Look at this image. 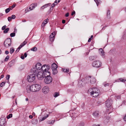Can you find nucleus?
<instances>
[{"label": "nucleus", "instance_id": "nucleus-51", "mask_svg": "<svg viewBox=\"0 0 126 126\" xmlns=\"http://www.w3.org/2000/svg\"><path fill=\"white\" fill-rule=\"evenodd\" d=\"M11 18L10 17H9L8 18V19L9 21H10L11 20Z\"/></svg>", "mask_w": 126, "mask_h": 126}, {"label": "nucleus", "instance_id": "nucleus-38", "mask_svg": "<svg viewBox=\"0 0 126 126\" xmlns=\"http://www.w3.org/2000/svg\"><path fill=\"white\" fill-rule=\"evenodd\" d=\"M12 114H10L7 116V119H8L12 117Z\"/></svg>", "mask_w": 126, "mask_h": 126}, {"label": "nucleus", "instance_id": "nucleus-64", "mask_svg": "<svg viewBox=\"0 0 126 126\" xmlns=\"http://www.w3.org/2000/svg\"><path fill=\"white\" fill-rule=\"evenodd\" d=\"M93 126H100L99 125H96L95 124H94L93 125Z\"/></svg>", "mask_w": 126, "mask_h": 126}, {"label": "nucleus", "instance_id": "nucleus-48", "mask_svg": "<svg viewBox=\"0 0 126 126\" xmlns=\"http://www.w3.org/2000/svg\"><path fill=\"white\" fill-rule=\"evenodd\" d=\"M10 75H7L6 77V79H9L10 77Z\"/></svg>", "mask_w": 126, "mask_h": 126}, {"label": "nucleus", "instance_id": "nucleus-17", "mask_svg": "<svg viewBox=\"0 0 126 126\" xmlns=\"http://www.w3.org/2000/svg\"><path fill=\"white\" fill-rule=\"evenodd\" d=\"M48 20V19H47L44 21L41 25V26L42 27H44L45 26V25L47 23Z\"/></svg>", "mask_w": 126, "mask_h": 126}, {"label": "nucleus", "instance_id": "nucleus-9", "mask_svg": "<svg viewBox=\"0 0 126 126\" xmlns=\"http://www.w3.org/2000/svg\"><path fill=\"white\" fill-rule=\"evenodd\" d=\"M38 73L36 74L37 76L38 79L40 80L44 78L42 70H41L37 72Z\"/></svg>", "mask_w": 126, "mask_h": 126}, {"label": "nucleus", "instance_id": "nucleus-19", "mask_svg": "<svg viewBox=\"0 0 126 126\" xmlns=\"http://www.w3.org/2000/svg\"><path fill=\"white\" fill-rule=\"evenodd\" d=\"M51 68L52 70L53 69H56L58 67L57 65L55 63H53L51 66Z\"/></svg>", "mask_w": 126, "mask_h": 126}, {"label": "nucleus", "instance_id": "nucleus-37", "mask_svg": "<svg viewBox=\"0 0 126 126\" xmlns=\"http://www.w3.org/2000/svg\"><path fill=\"white\" fill-rule=\"evenodd\" d=\"M97 6L98 5V4L100 2V0H94Z\"/></svg>", "mask_w": 126, "mask_h": 126}, {"label": "nucleus", "instance_id": "nucleus-24", "mask_svg": "<svg viewBox=\"0 0 126 126\" xmlns=\"http://www.w3.org/2000/svg\"><path fill=\"white\" fill-rule=\"evenodd\" d=\"M53 71V73L54 75L56 74L58 72V70L57 69H53L52 70Z\"/></svg>", "mask_w": 126, "mask_h": 126}, {"label": "nucleus", "instance_id": "nucleus-58", "mask_svg": "<svg viewBox=\"0 0 126 126\" xmlns=\"http://www.w3.org/2000/svg\"><path fill=\"white\" fill-rule=\"evenodd\" d=\"M19 50H20V49H19V50L18 49V47L17 49L16 50V51L15 53H17L19 51Z\"/></svg>", "mask_w": 126, "mask_h": 126}, {"label": "nucleus", "instance_id": "nucleus-16", "mask_svg": "<svg viewBox=\"0 0 126 126\" xmlns=\"http://www.w3.org/2000/svg\"><path fill=\"white\" fill-rule=\"evenodd\" d=\"M27 43L26 41H24L18 47V49H20L23 47Z\"/></svg>", "mask_w": 126, "mask_h": 126}, {"label": "nucleus", "instance_id": "nucleus-27", "mask_svg": "<svg viewBox=\"0 0 126 126\" xmlns=\"http://www.w3.org/2000/svg\"><path fill=\"white\" fill-rule=\"evenodd\" d=\"M9 65H10V66H12L14 64V61L12 60L9 63Z\"/></svg>", "mask_w": 126, "mask_h": 126}, {"label": "nucleus", "instance_id": "nucleus-34", "mask_svg": "<svg viewBox=\"0 0 126 126\" xmlns=\"http://www.w3.org/2000/svg\"><path fill=\"white\" fill-rule=\"evenodd\" d=\"M10 57L9 55H7L5 58L4 59V61L6 62L8 61V59H9Z\"/></svg>", "mask_w": 126, "mask_h": 126}, {"label": "nucleus", "instance_id": "nucleus-30", "mask_svg": "<svg viewBox=\"0 0 126 126\" xmlns=\"http://www.w3.org/2000/svg\"><path fill=\"white\" fill-rule=\"evenodd\" d=\"M14 51V49L13 48V47H11L10 49V53L11 54L13 53Z\"/></svg>", "mask_w": 126, "mask_h": 126}, {"label": "nucleus", "instance_id": "nucleus-47", "mask_svg": "<svg viewBox=\"0 0 126 126\" xmlns=\"http://www.w3.org/2000/svg\"><path fill=\"white\" fill-rule=\"evenodd\" d=\"M53 10V9H51V8H50V9L48 11V13L49 14H50L51 13V12Z\"/></svg>", "mask_w": 126, "mask_h": 126}, {"label": "nucleus", "instance_id": "nucleus-5", "mask_svg": "<svg viewBox=\"0 0 126 126\" xmlns=\"http://www.w3.org/2000/svg\"><path fill=\"white\" fill-rule=\"evenodd\" d=\"M100 91L97 88H93V91L92 95L94 97H97L99 94Z\"/></svg>", "mask_w": 126, "mask_h": 126}, {"label": "nucleus", "instance_id": "nucleus-32", "mask_svg": "<svg viewBox=\"0 0 126 126\" xmlns=\"http://www.w3.org/2000/svg\"><path fill=\"white\" fill-rule=\"evenodd\" d=\"M63 71L64 72H68L69 71V69H62Z\"/></svg>", "mask_w": 126, "mask_h": 126}, {"label": "nucleus", "instance_id": "nucleus-21", "mask_svg": "<svg viewBox=\"0 0 126 126\" xmlns=\"http://www.w3.org/2000/svg\"><path fill=\"white\" fill-rule=\"evenodd\" d=\"M26 90L27 92L28 93H30L32 91V89H31V86L29 87H27Z\"/></svg>", "mask_w": 126, "mask_h": 126}, {"label": "nucleus", "instance_id": "nucleus-23", "mask_svg": "<svg viewBox=\"0 0 126 126\" xmlns=\"http://www.w3.org/2000/svg\"><path fill=\"white\" fill-rule=\"evenodd\" d=\"M93 115L95 117H96L99 115V112L98 111H95L93 113Z\"/></svg>", "mask_w": 126, "mask_h": 126}, {"label": "nucleus", "instance_id": "nucleus-25", "mask_svg": "<svg viewBox=\"0 0 126 126\" xmlns=\"http://www.w3.org/2000/svg\"><path fill=\"white\" fill-rule=\"evenodd\" d=\"M55 122V120H53L52 121H48L47 123L50 124H53Z\"/></svg>", "mask_w": 126, "mask_h": 126}, {"label": "nucleus", "instance_id": "nucleus-40", "mask_svg": "<svg viewBox=\"0 0 126 126\" xmlns=\"http://www.w3.org/2000/svg\"><path fill=\"white\" fill-rule=\"evenodd\" d=\"M5 83V82H2L0 84V86L1 87H2L3 86H4Z\"/></svg>", "mask_w": 126, "mask_h": 126}, {"label": "nucleus", "instance_id": "nucleus-57", "mask_svg": "<svg viewBox=\"0 0 126 126\" xmlns=\"http://www.w3.org/2000/svg\"><path fill=\"white\" fill-rule=\"evenodd\" d=\"M69 13H67L65 14V16L66 17H68L69 16Z\"/></svg>", "mask_w": 126, "mask_h": 126}, {"label": "nucleus", "instance_id": "nucleus-54", "mask_svg": "<svg viewBox=\"0 0 126 126\" xmlns=\"http://www.w3.org/2000/svg\"><path fill=\"white\" fill-rule=\"evenodd\" d=\"M5 53L6 54H8L9 53V52L8 50H6L5 52Z\"/></svg>", "mask_w": 126, "mask_h": 126}, {"label": "nucleus", "instance_id": "nucleus-33", "mask_svg": "<svg viewBox=\"0 0 126 126\" xmlns=\"http://www.w3.org/2000/svg\"><path fill=\"white\" fill-rule=\"evenodd\" d=\"M54 33L55 34V32H53L52 33L51 35L49 36V38H54L55 35Z\"/></svg>", "mask_w": 126, "mask_h": 126}, {"label": "nucleus", "instance_id": "nucleus-63", "mask_svg": "<svg viewBox=\"0 0 126 126\" xmlns=\"http://www.w3.org/2000/svg\"><path fill=\"white\" fill-rule=\"evenodd\" d=\"M57 0H56L55 1H54V3H55V4H57Z\"/></svg>", "mask_w": 126, "mask_h": 126}, {"label": "nucleus", "instance_id": "nucleus-56", "mask_svg": "<svg viewBox=\"0 0 126 126\" xmlns=\"http://www.w3.org/2000/svg\"><path fill=\"white\" fill-rule=\"evenodd\" d=\"M20 58L22 59H23V60L25 58L24 57V56H23V55H22V56L21 55V56Z\"/></svg>", "mask_w": 126, "mask_h": 126}, {"label": "nucleus", "instance_id": "nucleus-49", "mask_svg": "<svg viewBox=\"0 0 126 126\" xmlns=\"http://www.w3.org/2000/svg\"><path fill=\"white\" fill-rule=\"evenodd\" d=\"M103 84L104 85V86L105 87L107 86H109V83H107V84H105L104 83H103Z\"/></svg>", "mask_w": 126, "mask_h": 126}, {"label": "nucleus", "instance_id": "nucleus-15", "mask_svg": "<svg viewBox=\"0 0 126 126\" xmlns=\"http://www.w3.org/2000/svg\"><path fill=\"white\" fill-rule=\"evenodd\" d=\"M99 51L100 52V53L101 55L104 58L105 54L102 48H101L99 49Z\"/></svg>", "mask_w": 126, "mask_h": 126}, {"label": "nucleus", "instance_id": "nucleus-13", "mask_svg": "<svg viewBox=\"0 0 126 126\" xmlns=\"http://www.w3.org/2000/svg\"><path fill=\"white\" fill-rule=\"evenodd\" d=\"M51 4V3H47L45 4L43 6H42L40 8V10H42L44 9L45 8H47L48 7L50 6Z\"/></svg>", "mask_w": 126, "mask_h": 126}, {"label": "nucleus", "instance_id": "nucleus-45", "mask_svg": "<svg viewBox=\"0 0 126 126\" xmlns=\"http://www.w3.org/2000/svg\"><path fill=\"white\" fill-rule=\"evenodd\" d=\"M6 27V26L5 25L3 26L2 28V30H5Z\"/></svg>", "mask_w": 126, "mask_h": 126}, {"label": "nucleus", "instance_id": "nucleus-41", "mask_svg": "<svg viewBox=\"0 0 126 126\" xmlns=\"http://www.w3.org/2000/svg\"><path fill=\"white\" fill-rule=\"evenodd\" d=\"M15 33H12L10 34V36L11 37H13L15 36Z\"/></svg>", "mask_w": 126, "mask_h": 126}, {"label": "nucleus", "instance_id": "nucleus-35", "mask_svg": "<svg viewBox=\"0 0 126 126\" xmlns=\"http://www.w3.org/2000/svg\"><path fill=\"white\" fill-rule=\"evenodd\" d=\"M119 79L121 81L123 82H125L126 81V80L122 78H120Z\"/></svg>", "mask_w": 126, "mask_h": 126}, {"label": "nucleus", "instance_id": "nucleus-53", "mask_svg": "<svg viewBox=\"0 0 126 126\" xmlns=\"http://www.w3.org/2000/svg\"><path fill=\"white\" fill-rule=\"evenodd\" d=\"M46 119V118H45V117H43L42 118L40 119V121H42L45 120Z\"/></svg>", "mask_w": 126, "mask_h": 126}, {"label": "nucleus", "instance_id": "nucleus-59", "mask_svg": "<svg viewBox=\"0 0 126 126\" xmlns=\"http://www.w3.org/2000/svg\"><path fill=\"white\" fill-rule=\"evenodd\" d=\"M27 54L26 53H25L24 54V56L25 57V58L26 57H27Z\"/></svg>", "mask_w": 126, "mask_h": 126}, {"label": "nucleus", "instance_id": "nucleus-7", "mask_svg": "<svg viewBox=\"0 0 126 126\" xmlns=\"http://www.w3.org/2000/svg\"><path fill=\"white\" fill-rule=\"evenodd\" d=\"M87 82L89 84H93L95 83L96 79L93 77H88L87 79Z\"/></svg>", "mask_w": 126, "mask_h": 126}, {"label": "nucleus", "instance_id": "nucleus-6", "mask_svg": "<svg viewBox=\"0 0 126 126\" xmlns=\"http://www.w3.org/2000/svg\"><path fill=\"white\" fill-rule=\"evenodd\" d=\"M92 64L94 67L99 68L101 66L102 63L99 61H95L93 62Z\"/></svg>", "mask_w": 126, "mask_h": 126}, {"label": "nucleus", "instance_id": "nucleus-52", "mask_svg": "<svg viewBox=\"0 0 126 126\" xmlns=\"http://www.w3.org/2000/svg\"><path fill=\"white\" fill-rule=\"evenodd\" d=\"M75 14V11H74L73 12L71 13V15L73 16Z\"/></svg>", "mask_w": 126, "mask_h": 126}, {"label": "nucleus", "instance_id": "nucleus-11", "mask_svg": "<svg viewBox=\"0 0 126 126\" xmlns=\"http://www.w3.org/2000/svg\"><path fill=\"white\" fill-rule=\"evenodd\" d=\"M112 101L111 99H108L106 101V107L109 108L111 106L112 103Z\"/></svg>", "mask_w": 126, "mask_h": 126}, {"label": "nucleus", "instance_id": "nucleus-4", "mask_svg": "<svg viewBox=\"0 0 126 126\" xmlns=\"http://www.w3.org/2000/svg\"><path fill=\"white\" fill-rule=\"evenodd\" d=\"M33 73L30 74L27 77V80L29 82H32L35 79V76L36 75L37 73Z\"/></svg>", "mask_w": 126, "mask_h": 126}, {"label": "nucleus", "instance_id": "nucleus-3", "mask_svg": "<svg viewBox=\"0 0 126 126\" xmlns=\"http://www.w3.org/2000/svg\"><path fill=\"white\" fill-rule=\"evenodd\" d=\"M41 88L40 85L38 84H33L31 86V89L32 92L38 91Z\"/></svg>", "mask_w": 126, "mask_h": 126}, {"label": "nucleus", "instance_id": "nucleus-50", "mask_svg": "<svg viewBox=\"0 0 126 126\" xmlns=\"http://www.w3.org/2000/svg\"><path fill=\"white\" fill-rule=\"evenodd\" d=\"M32 7L30 6V7L29 8V9H30V10H29L28 9H27V12H28V11H31V10H31V9H32ZM27 10V9H26L25 10V11H26Z\"/></svg>", "mask_w": 126, "mask_h": 126}, {"label": "nucleus", "instance_id": "nucleus-42", "mask_svg": "<svg viewBox=\"0 0 126 126\" xmlns=\"http://www.w3.org/2000/svg\"><path fill=\"white\" fill-rule=\"evenodd\" d=\"M10 9L9 8H8L6 9L5 10V12L6 13H7L9 12L10 10Z\"/></svg>", "mask_w": 126, "mask_h": 126}, {"label": "nucleus", "instance_id": "nucleus-8", "mask_svg": "<svg viewBox=\"0 0 126 126\" xmlns=\"http://www.w3.org/2000/svg\"><path fill=\"white\" fill-rule=\"evenodd\" d=\"M11 39L10 38H7L4 42V45L6 47H8L11 46Z\"/></svg>", "mask_w": 126, "mask_h": 126}, {"label": "nucleus", "instance_id": "nucleus-62", "mask_svg": "<svg viewBox=\"0 0 126 126\" xmlns=\"http://www.w3.org/2000/svg\"><path fill=\"white\" fill-rule=\"evenodd\" d=\"M124 119L125 121H126V115L124 116Z\"/></svg>", "mask_w": 126, "mask_h": 126}, {"label": "nucleus", "instance_id": "nucleus-31", "mask_svg": "<svg viewBox=\"0 0 126 126\" xmlns=\"http://www.w3.org/2000/svg\"><path fill=\"white\" fill-rule=\"evenodd\" d=\"M9 28H7L3 31V33H7L9 30Z\"/></svg>", "mask_w": 126, "mask_h": 126}, {"label": "nucleus", "instance_id": "nucleus-60", "mask_svg": "<svg viewBox=\"0 0 126 126\" xmlns=\"http://www.w3.org/2000/svg\"><path fill=\"white\" fill-rule=\"evenodd\" d=\"M29 118L30 119H32L33 118V116L32 115H30L29 116Z\"/></svg>", "mask_w": 126, "mask_h": 126}, {"label": "nucleus", "instance_id": "nucleus-20", "mask_svg": "<svg viewBox=\"0 0 126 126\" xmlns=\"http://www.w3.org/2000/svg\"><path fill=\"white\" fill-rule=\"evenodd\" d=\"M96 56H91L89 57V59L91 61L96 59L97 58Z\"/></svg>", "mask_w": 126, "mask_h": 126}, {"label": "nucleus", "instance_id": "nucleus-10", "mask_svg": "<svg viewBox=\"0 0 126 126\" xmlns=\"http://www.w3.org/2000/svg\"><path fill=\"white\" fill-rule=\"evenodd\" d=\"M44 82L46 84H49L52 81V79L51 76H47L45 77Z\"/></svg>", "mask_w": 126, "mask_h": 126}, {"label": "nucleus", "instance_id": "nucleus-2", "mask_svg": "<svg viewBox=\"0 0 126 126\" xmlns=\"http://www.w3.org/2000/svg\"><path fill=\"white\" fill-rule=\"evenodd\" d=\"M50 68V66L49 65H47L44 68V70H42L44 77L50 76V73L49 71Z\"/></svg>", "mask_w": 126, "mask_h": 126}, {"label": "nucleus", "instance_id": "nucleus-12", "mask_svg": "<svg viewBox=\"0 0 126 126\" xmlns=\"http://www.w3.org/2000/svg\"><path fill=\"white\" fill-rule=\"evenodd\" d=\"M49 91V88L48 86H45L42 89V92L45 94H47Z\"/></svg>", "mask_w": 126, "mask_h": 126}, {"label": "nucleus", "instance_id": "nucleus-39", "mask_svg": "<svg viewBox=\"0 0 126 126\" xmlns=\"http://www.w3.org/2000/svg\"><path fill=\"white\" fill-rule=\"evenodd\" d=\"M59 94L58 93H55L54 94V97H57L58 96Z\"/></svg>", "mask_w": 126, "mask_h": 126}, {"label": "nucleus", "instance_id": "nucleus-28", "mask_svg": "<svg viewBox=\"0 0 126 126\" xmlns=\"http://www.w3.org/2000/svg\"><path fill=\"white\" fill-rule=\"evenodd\" d=\"M38 123V121L37 119H35L32 121V123L34 124H36Z\"/></svg>", "mask_w": 126, "mask_h": 126}, {"label": "nucleus", "instance_id": "nucleus-1", "mask_svg": "<svg viewBox=\"0 0 126 126\" xmlns=\"http://www.w3.org/2000/svg\"><path fill=\"white\" fill-rule=\"evenodd\" d=\"M47 65H44L42 66L41 64L40 63H38L36 65L35 67H33L31 71L32 73H37V72L39 70H44V68H45Z\"/></svg>", "mask_w": 126, "mask_h": 126}, {"label": "nucleus", "instance_id": "nucleus-55", "mask_svg": "<svg viewBox=\"0 0 126 126\" xmlns=\"http://www.w3.org/2000/svg\"><path fill=\"white\" fill-rule=\"evenodd\" d=\"M16 5H14V4H13L12 5V6L11 7H12V9L11 8V10L13 8L15 7V6H16Z\"/></svg>", "mask_w": 126, "mask_h": 126}, {"label": "nucleus", "instance_id": "nucleus-61", "mask_svg": "<svg viewBox=\"0 0 126 126\" xmlns=\"http://www.w3.org/2000/svg\"><path fill=\"white\" fill-rule=\"evenodd\" d=\"M65 20H62V22L64 24L65 23Z\"/></svg>", "mask_w": 126, "mask_h": 126}, {"label": "nucleus", "instance_id": "nucleus-14", "mask_svg": "<svg viewBox=\"0 0 126 126\" xmlns=\"http://www.w3.org/2000/svg\"><path fill=\"white\" fill-rule=\"evenodd\" d=\"M5 122V118L1 117L0 119V125L2 126Z\"/></svg>", "mask_w": 126, "mask_h": 126}, {"label": "nucleus", "instance_id": "nucleus-43", "mask_svg": "<svg viewBox=\"0 0 126 126\" xmlns=\"http://www.w3.org/2000/svg\"><path fill=\"white\" fill-rule=\"evenodd\" d=\"M57 5V4H55V3H53L51 5V8L54 7L55 6Z\"/></svg>", "mask_w": 126, "mask_h": 126}, {"label": "nucleus", "instance_id": "nucleus-44", "mask_svg": "<svg viewBox=\"0 0 126 126\" xmlns=\"http://www.w3.org/2000/svg\"><path fill=\"white\" fill-rule=\"evenodd\" d=\"M51 42H53L54 40V38H49Z\"/></svg>", "mask_w": 126, "mask_h": 126}, {"label": "nucleus", "instance_id": "nucleus-22", "mask_svg": "<svg viewBox=\"0 0 126 126\" xmlns=\"http://www.w3.org/2000/svg\"><path fill=\"white\" fill-rule=\"evenodd\" d=\"M93 91V88H91L89 89L88 91V93H89L91 95H92V92Z\"/></svg>", "mask_w": 126, "mask_h": 126}, {"label": "nucleus", "instance_id": "nucleus-18", "mask_svg": "<svg viewBox=\"0 0 126 126\" xmlns=\"http://www.w3.org/2000/svg\"><path fill=\"white\" fill-rule=\"evenodd\" d=\"M37 6V3H34L31 4L30 6L32 7L31 10H33V9H34Z\"/></svg>", "mask_w": 126, "mask_h": 126}, {"label": "nucleus", "instance_id": "nucleus-26", "mask_svg": "<svg viewBox=\"0 0 126 126\" xmlns=\"http://www.w3.org/2000/svg\"><path fill=\"white\" fill-rule=\"evenodd\" d=\"M110 11L109 10H108L107 11V17L108 18H110Z\"/></svg>", "mask_w": 126, "mask_h": 126}, {"label": "nucleus", "instance_id": "nucleus-29", "mask_svg": "<svg viewBox=\"0 0 126 126\" xmlns=\"http://www.w3.org/2000/svg\"><path fill=\"white\" fill-rule=\"evenodd\" d=\"M37 50V48L36 47H34L31 49V50L33 51H36Z\"/></svg>", "mask_w": 126, "mask_h": 126}, {"label": "nucleus", "instance_id": "nucleus-46", "mask_svg": "<svg viewBox=\"0 0 126 126\" xmlns=\"http://www.w3.org/2000/svg\"><path fill=\"white\" fill-rule=\"evenodd\" d=\"M11 18L13 19H15L16 18V16L14 15H12L11 16Z\"/></svg>", "mask_w": 126, "mask_h": 126}, {"label": "nucleus", "instance_id": "nucleus-36", "mask_svg": "<svg viewBox=\"0 0 126 126\" xmlns=\"http://www.w3.org/2000/svg\"><path fill=\"white\" fill-rule=\"evenodd\" d=\"M84 123L83 122H80L79 125V126H84Z\"/></svg>", "mask_w": 126, "mask_h": 126}]
</instances>
